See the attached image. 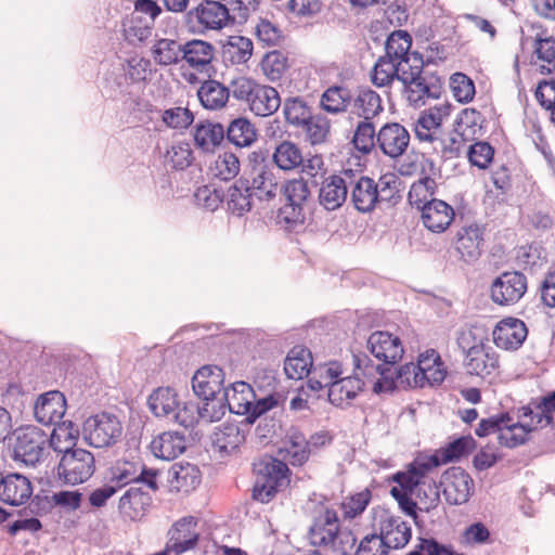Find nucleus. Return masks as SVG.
I'll list each match as a JSON object with an SVG mask.
<instances>
[{
	"label": "nucleus",
	"instance_id": "obj_1",
	"mask_svg": "<svg viewBox=\"0 0 555 555\" xmlns=\"http://www.w3.org/2000/svg\"><path fill=\"white\" fill-rule=\"evenodd\" d=\"M431 63H434L431 56L426 61L413 56L411 60L402 59V62H398L383 55L373 66L372 82L380 88L397 79L402 82L403 93L411 105H424L425 99H439L443 89L441 77L425 68Z\"/></svg>",
	"mask_w": 555,
	"mask_h": 555
},
{
	"label": "nucleus",
	"instance_id": "obj_2",
	"mask_svg": "<svg viewBox=\"0 0 555 555\" xmlns=\"http://www.w3.org/2000/svg\"><path fill=\"white\" fill-rule=\"evenodd\" d=\"M256 476L251 498L260 503L271 502L291 483V470L287 464L273 456H266L254 463Z\"/></svg>",
	"mask_w": 555,
	"mask_h": 555
},
{
	"label": "nucleus",
	"instance_id": "obj_3",
	"mask_svg": "<svg viewBox=\"0 0 555 555\" xmlns=\"http://www.w3.org/2000/svg\"><path fill=\"white\" fill-rule=\"evenodd\" d=\"M183 18L188 30L196 35H205L209 30H221L235 21L228 5L217 0H202L186 11Z\"/></svg>",
	"mask_w": 555,
	"mask_h": 555
},
{
	"label": "nucleus",
	"instance_id": "obj_4",
	"mask_svg": "<svg viewBox=\"0 0 555 555\" xmlns=\"http://www.w3.org/2000/svg\"><path fill=\"white\" fill-rule=\"evenodd\" d=\"M280 191L285 196L286 203L279 209V222L289 229L302 225L307 214L311 210L308 182L304 178L288 180Z\"/></svg>",
	"mask_w": 555,
	"mask_h": 555
},
{
	"label": "nucleus",
	"instance_id": "obj_5",
	"mask_svg": "<svg viewBox=\"0 0 555 555\" xmlns=\"http://www.w3.org/2000/svg\"><path fill=\"white\" fill-rule=\"evenodd\" d=\"M12 459L26 466H35L42 459L46 443L44 431L36 426H23L12 433Z\"/></svg>",
	"mask_w": 555,
	"mask_h": 555
},
{
	"label": "nucleus",
	"instance_id": "obj_6",
	"mask_svg": "<svg viewBox=\"0 0 555 555\" xmlns=\"http://www.w3.org/2000/svg\"><path fill=\"white\" fill-rule=\"evenodd\" d=\"M95 472L93 454L85 449H65L57 466V475L66 485L76 486L89 480Z\"/></svg>",
	"mask_w": 555,
	"mask_h": 555
},
{
	"label": "nucleus",
	"instance_id": "obj_7",
	"mask_svg": "<svg viewBox=\"0 0 555 555\" xmlns=\"http://www.w3.org/2000/svg\"><path fill=\"white\" fill-rule=\"evenodd\" d=\"M340 527L337 512L321 504L312 514L308 530L310 544L318 547L335 548L337 532Z\"/></svg>",
	"mask_w": 555,
	"mask_h": 555
},
{
	"label": "nucleus",
	"instance_id": "obj_8",
	"mask_svg": "<svg viewBox=\"0 0 555 555\" xmlns=\"http://www.w3.org/2000/svg\"><path fill=\"white\" fill-rule=\"evenodd\" d=\"M86 439L94 448H104L119 441L122 434V426L114 414L102 412L90 416L85 423Z\"/></svg>",
	"mask_w": 555,
	"mask_h": 555
},
{
	"label": "nucleus",
	"instance_id": "obj_9",
	"mask_svg": "<svg viewBox=\"0 0 555 555\" xmlns=\"http://www.w3.org/2000/svg\"><path fill=\"white\" fill-rule=\"evenodd\" d=\"M439 488L450 505H462L468 502L474 493V480L470 475L460 466H452L441 475Z\"/></svg>",
	"mask_w": 555,
	"mask_h": 555
},
{
	"label": "nucleus",
	"instance_id": "obj_10",
	"mask_svg": "<svg viewBox=\"0 0 555 555\" xmlns=\"http://www.w3.org/2000/svg\"><path fill=\"white\" fill-rule=\"evenodd\" d=\"M353 170L343 169L337 175H331L319 184V203L326 210L333 211L340 208L348 197L350 184H352Z\"/></svg>",
	"mask_w": 555,
	"mask_h": 555
},
{
	"label": "nucleus",
	"instance_id": "obj_11",
	"mask_svg": "<svg viewBox=\"0 0 555 555\" xmlns=\"http://www.w3.org/2000/svg\"><path fill=\"white\" fill-rule=\"evenodd\" d=\"M527 291V278L519 271H506L495 278L490 292L492 300L500 306L518 302Z\"/></svg>",
	"mask_w": 555,
	"mask_h": 555
},
{
	"label": "nucleus",
	"instance_id": "obj_12",
	"mask_svg": "<svg viewBox=\"0 0 555 555\" xmlns=\"http://www.w3.org/2000/svg\"><path fill=\"white\" fill-rule=\"evenodd\" d=\"M370 353L379 364L395 365L398 363L404 352L401 339L387 331L373 332L366 341Z\"/></svg>",
	"mask_w": 555,
	"mask_h": 555
},
{
	"label": "nucleus",
	"instance_id": "obj_13",
	"mask_svg": "<svg viewBox=\"0 0 555 555\" xmlns=\"http://www.w3.org/2000/svg\"><path fill=\"white\" fill-rule=\"evenodd\" d=\"M410 132L399 122H386L377 132V146L390 158L402 156L410 144Z\"/></svg>",
	"mask_w": 555,
	"mask_h": 555
},
{
	"label": "nucleus",
	"instance_id": "obj_14",
	"mask_svg": "<svg viewBox=\"0 0 555 555\" xmlns=\"http://www.w3.org/2000/svg\"><path fill=\"white\" fill-rule=\"evenodd\" d=\"M379 534L391 550L404 547L412 537L411 526L400 516H395L388 511H383L377 516Z\"/></svg>",
	"mask_w": 555,
	"mask_h": 555
},
{
	"label": "nucleus",
	"instance_id": "obj_15",
	"mask_svg": "<svg viewBox=\"0 0 555 555\" xmlns=\"http://www.w3.org/2000/svg\"><path fill=\"white\" fill-rule=\"evenodd\" d=\"M493 341L504 350L519 349L528 336L526 323L517 318L502 319L493 330Z\"/></svg>",
	"mask_w": 555,
	"mask_h": 555
},
{
	"label": "nucleus",
	"instance_id": "obj_16",
	"mask_svg": "<svg viewBox=\"0 0 555 555\" xmlns=\"http://www.w3.org/2000/svg\"><path fill=\"white\" fill-rule=\"evenodd\" d=\"M192 388L199 399H211L225 388L224 372L218 365L207 364L199 367L192 377Z\"/></svg>",
	"mask_w": 555,
	"mask_h": 555
},
{
	"label": "nucleus",
	"instance_id": "obj_17",
	"mask_svg": "<svg viewBox=\"0 0 555 555\" xmlns=\"http://www.w3.org/2000/svg\"><path fill=\"white\" fill-rule=\"evenodd\" d=\"M65 412L66 399L59 390H51L40 395L34 406L35 417L42 425L60 423Z\"/></svg>",
	"mask_w": 555,
	"mask_h": 555
},
{
	"label": "nucleus",
	"instance_id": "obj_18",
	"mask_svg": "<svg viewBox=\"0 0 555 555\" xmlns=\"http://www.w3.org/2000/svg\"><path fill=\"white\" fill-rule=\"evenodd\" d=\"M485 229L477 223L462 227L456 233L455 249L467 263L475 262L482 253Z\"/></svg>",
	"mask_w": 555,
	"mask_h": 555
},
{
	"label": "nucleus",
	"instance_id": "obj_19",
	"mask_svg": "<svg viewBox=\"0 0 555 555\" xmlns=\"http://www.w3.org/2000/svg\"><path fill=\"white\" fill-rule=\"evenodd\" d=\"M350 202L361 214L372 212L377 205L376 182L361 172L353 170L350 184Z\"/></svg>",
	"mask_w": 555,
	"mask_h": 555
},
{
	"label": "nucleus",
	"instance_id": "obj_20",
	"mask_svg": "<svg viewBox=\"0 0 555 555\" xmlns=\"http://www.w3.org/2000/svg\"><path fill=\"white\" fill-rule=\"evenodd\" d=\"M353 365L364 376L380 375V379L376 380L373 386L375 393L392 392L398 388L395 377L389 376L392 365L374 364L372 359L364 352L352 353Z\"/></svg>",
	"mask_w": 555,
	"mask_h": 555
},
{
	"label": "nucleus",
	"instance_id": "obj_21",
	"mask_svg": "<svg viewBox=\"0 0 555 555\" xmlns=\"http://www.w3.org/2000/svg\"><path fill=\"white\" fill-rule=\"evenodd\" d=\"M436 467H438V462L435 457L417 456L406 466L405 470L395 473L391 476V481L413 494L426 474Z\"/></svg>",
	"mask_w": 555,
	"mask_h": 555
},
{
	"label": "nucleus",
	"instance_id": "obj_22",
	"mask_svg": "<svg viewBox=\"0 0 555 555\" xmlns=\"http://www.w3.org/2000/svg\"><path fill=\"white\" fill-rule=\"evenodd\" d=\"M242 426L227 422L217 427L210 437L214 451L221 457L237 451L246 440V433Z\"/></svg>",
	"mask_w": 555,
	"mask_h": 555
},
{
	"label": "nucleus",
	"instance_id": "obj_23",
	"mask_svg": "<svg viewBox=\"0 0 555 555\" xmlns=\"http://www.w3.org/2000/svg\"><path fill=\"white\" fill-rule=\"evenodd\" d=\"M196 526V518L188 516L176 521L169 529L168 542L170 547L173 548V553L176 555H181L196 546L199 539Z\"/></svg>",
	"mask_w": 555,
	"mask_h": 555
},
{
	"label": "nucleus",
	"instance_id": "obj_24",
	"mask_svg": "<svg viewBox=\"0 0 555 555\" xmlns=\"http://www.w3.org/2000/svg\"><path fill=\"white\" fill-rule=\"evenodd\" d=\"M454 216L453 207L437 198L423 204L421 210L424 227L434 233L444 232L450 227Z\"/></svg>",
	"mask_w": 555,
	"mask_h": 555
},
{
	"label": "nucleus",
	"instance_id": "obj_25",
	"mask_svg": "<svg viewBox=\"0 0 555 555\" xmlns=\"http://www.w3.org/2000/svg\"><path fill=\"white\" fill-rule=\"evenodd\" d=\"M30 480L22 474H9L0 480V500L12 506H20L30 499Z\"/></svg>",
	"mask_w": 555,
	"mask_h": 555
},
{
	"label": "nucleus",
	"instance_id": "obj_26",
	"mask_svg": "<svg viewBox=\"0 0 555 555\" xmlns=\"http://www.w3.org/2000/svg\"><path fill=\"white\" fill-rule=\"evenodd\" d=\"M356 372H358L354 369ZM330 385L327 390L328 401L338 408L349 405V401L353 400L364 388V382L358 373L353 376L339 378L336 382H326Z\"/></svg>",
	"mask_w": 555,
	"mask_h": 555
},
{
	"label": "nucleus",
	"instance_id": "obj_27",
	"mask_svg": "<svg viewBox=\"0 0 555 555\" xmlns=\"http://www.w3.org/2000/svg\"><path fill=\"white\" fill-rule=\"evenodd\" d=\"M153 504L151 494L141 487H130L119 499V513L130 520L141 519Z\"/></svg>",
	"mask_w": 555,
	"mask_h": 555
},
{
	"label": "nucleus",
	"instance_id": "obj_28",
	"mask_svg": "<svg viewBox=\"0 0 555 555\" xmlns=\"http://www.w3.org/2000/svg\"><path fill=\"white\" fill-rule=\"evenodd\" d=\"M254 198L249 189L247 175H242L236 179L228 188L227 193H224L228 210L238 217L251 210Z\"/></svg>",
	"mask_w": 555,
	"mask_h": 555
},
{
	"label": "nucleus",
	"instance_id": "obj_29",
	"mask_svg": "<svg viewBox=\"0 0 555 555\" xmlns=\"http://www.w3.org/2000/svg\"><path fill=\"white\" fill-rule=\"evenodd\" d=\"M168 481L171 490L189 493L201 483V472L194 464L178 462L169 468Z\"/></svg>",
	"mask_w": 555,
	"mask_h": 555
},
{
	"label": "nucleus",
	"instance_id": "obj_30",
	"mask_svg": "<svg viewBox=\"0 0 555 555\" xmlns=\"http://www.w3.org/2000/svg\"><path fill=\"white\" fill-rule=\"evenodd\" d=\"M222 395L228 411L247 417L250 402L255 399L254 389L248 383L243 380L235 382L224 388Z\"/></svg>",
	"mask_w": 555,
	"mask_h": 555
},
{
	"label": "nucleus",
	"instance_id": "obj_31",
	"mask_svg": "<svg viewBox=\"0 0 555 555\" xmlns=\"http://www.w3.org/2000/svg\"><path fill=\"white\" fill-rule=\"evenodd\" d=\"M464 366L470 375L487 376L499 367V357L489 345L465 354Z\"/></svg>",
	"mask_w": 555,
	"mask_h": 555
},
{
	"label": "nucleus",
	"instance_id": "obj_32",
	"mask_svg": "<svg viewBox=\"0 0 555 555\" xmlns=\"http://www.w3.org/2000/svg\"><path fill=\"white\" fill-rule=\"evenodd\" d=\"M313 359L311 351L305 346H294L284 361V372L289 379L299 380L309 376Z\"/></svg>",
	"mask_w": 555,
	"mask_h": 555
},
{
	"label": "nucleus",
	"instance_id": "obj_33",
	"mask_svg": "<svg viewBox=\"0 0 555 555\" xmlns=\"http://www.w3.org/2000/svg\"><path fill=\"white\" fill-rule=\"evenodd\" d=\"M225 138V129L219 122L199 121L194 129V143L204 153H214Z\"/></svg>",
	"mask_w": 555,
	"mask_h": 555
},
{
	"label": "nucleus",
	"instance_id": "obj_34",
	"mask_svg": "<svg viewBox=\"0 0 555 555\" xmlns=\"http://www.w3.org/2000/svg\"><path fill=\"white\" fill-rule=\"evenodd\" d=\"M215 57V47L202 39H192L183 44L182 59L191 68L202 72Z\"/></svg>",
	"mask_w": 555,
	"mask_h": 555
},
{
	"label": "nucleus",
	"instance_id": "obj_35",
	"mask_svg": "<svg viewBox=\"0 0 555 555\" xmlns=\"http://www.w3.org/2000/svg\"><path fill=\"white\" fill-rule=\"evenodd\" d=\"M153 454L162 460H173L185 450V437L179 431H165L151 442Z\"/></svg>",
	"mask_w": 555,
	"mask_h": 555
},
{
	"label": "nucleus",
	"instance_id": "obj_36",
	"mask_svg": "<svg viewBox=\"0 0 555 555\" xmlns=\"http://www.w3.org/2000/svg\"><path fill=\"white\" fill-rule=\"evenodd\" d=\"M351 103L352 112L365 120H372L384 112L379 94L369 87H359Z\"/></svg>",
	"mask_w": 555,
	"mask_h": 555
},
{
	"label": "nucleus",
	"instance_id": "obj_37",
	"mask_svg": "<svg viewBox=\"0 0 555 555\" xmlns=\"http://www.w3.org/2000/svg\"><path fill=\"white\" fill-rule=\"evenodd\" d=\"M251 194L259 202H271L280 192L278 178L272 170L261 169L259 173L247 175Z\"/></svg>",
	"mask_w": 555,
	"mask_h": 555
},
{
	"label": "nucleus",
	"instance_id": "obj_38",
	"mask_svg": "<svg viewBox=\"0 0 555 555\" xmlns=\"http://www.w3.org/2000/svg\"><path fill=\"white\" fill-rule=\"evenodd\" d=\"M248 105L257 116L266 117L279 109L281 98L275 88L258 83Z\"/></svg>",
	"mask_w": 555,
	"mask_h": 555
},
{
	"label": "nucleus",
	"instance_id": "obj_39",
	"mask_svg": "<svg viewBox=\"0 0 555 555\" xmlns=\"http://www.w3.org/2000/svg\"><path fill=\"white\" fill-rule=\"evenodd\" d=\"M222 61L224 64H245L253 55V41L243 36H230L222 44Z\"/></svg>",
	"mask_w": 555,
	"mask_h": 555
},
{
	"label": "nucleus",
	"instance_id": "obj_40",
	"mask_svg": "<svg viewBox=\"0 0 555 555\" xmlns=\"http://www.w3.org/2000/svg\"><path fill=\"white\" fill-rule=\"evenodd\" d=\"M476 440L470 436H462L449 442L446 447L440 448L436 453L426 457H435L438 466L452 463L468 455L476 449Z\"/></svg>",
	"mask_w": 555,
	"mask_h": 555
},
{
	"label": "nucleus",
	"instance_id": "obj_41",
	"mask_svg": "<svg viewBox=\"0 0 555 555\" xmlns=\"http://www.w3.org/2000/svg\"><path fill=\"white\" fill-rule=\"evenodd\" d=\"M411 46L412 37L406 30H395L387 37L385 55L398 62H402V59L411 60L413 56H418L421 61H425L423 54L420 52H410Z\"/></svg>",
	"mask_w": 555,
	"mask_h": 555
},
{
	"label": "nucleus",
	"instance_id": "obj_42",
	"mask_svg": "<svg viewBox=\"0 0 555 555\" xmlns=\"http://www.w3.org/2000/svg\"><path fill=\"white\" fill-rule=\"evenodd\" d=\"M197 96L205 108L219 109L225 105L230 89L217 80H206L197 91Z\"/></svg>",
	"mask_w": 555,
	"mask_h": 555
},
{
	"label": "nucleus",
	"instance_id": "obj_43",
	"mask_svg": "<svg viewBox=\"0 0 555 555\" xmlns=\"http://www.w3.org/2000/svg\"><path fill=\"white\" fill-rule=\"evenodd\" d=\"M227 140L238 149L251 145L257 139L255 126L245 117L231 120L225 130Z\"/></svg>",
	"mask_w": 555,
	"mask_h": 555
},
{
	"label": "nucleus",
	"instance_id": "obj_44",
	"mask_svg": "<svg viewBox=\"0 0 555 555\" xmlns=\"http://www.w3.org/2000/svg\"><path fill=\"white\" fill-rule=\"evenodd\" d=\"M301 149L294 142L284 140L280 142L272 154V160L278 168L289 171L302 164Z\"/></svg>",
	"mask_w": 555,
	"mask_h": 555
},
{
	"label": "nucleus",
	"instance_id": "obj_45",
	"mask_svg": "<svg viewBox=\"0 0 555 555\" xmlns=\"http://www.w3.org/2000/svg\"><path fill=\"white\" fill-rule=\"evenodd\" d=\"M79 435V430L73 422L61 421L54 424V428L50 436L49 442L51 448L57 453H65V449H76V441Z\"/></svg>",
	"mask_w": 555,
	"mask_h": 555
},
{
	"label": "nucleus",
	"instance_id": "obj_46",
	"mask_svg": "<svg viewBox=\"0 0 555 555\" xmlns=\"http://www.w3.org/2000/svg\"><path fill=\"white\" fill-rule=\"evenodd\" d=\"M178 395L171 387H159L149 396L150 410L156 416H169L179 408Z\"/></svg>",
	"mask_w": 555,
	"mask_h": 555
},
{
	"label": "nucleus",
	"instance_id": "obj_47",
	"mask_svg": "<svg viewBox=\"0 0 555 555\" xmlns=\"http://www.w3.org/2000/svg\"><path fill=\"white\" fill-rule=\"evenodd\" d=\"M283 114L286 122L298 130L313 116L311 106L301 96L287 98L283 104Z\"/></svg>",
	"mask_w": 555,
	"mask_h": 555
},
{
	"label": "nucleus",
	"instance_id": "obj_48",
	"mask_svg": "<svg viewBox=\"0 0 555 555\" xmlns=\"http://www.w3.org/2000/svg\"><path fill=\"white\" fill-rule=\"evenodd\" d=\"M210 171L214 178L220 181L234 180L241 171L240 156L230 151L220 153L210 166Z\"/></svg>",
	"mask_w": 555,
	"mask_h": 555
},
{
	"label": "nucleus",
	"instance_id": "obj_49",
	"mask_svg": "<svg viewBox=\"0 0 555 555\" xmlns=\"http://www.w3.org/2000/svg\"><path fill=\"white\" fill-rule=\"evenodd\" d=\"M182 53L183 44L168 38L157 40L152 48L155 62L163 66L178 64L183 61Z\"/></svg>",
	"mask_w": 555,
	"mask_h": 555
},
{
	"label": "nucleus",
	"instance_id": "obj_50",
	"mask_svg": "<svg viewBox=\"0 0 555 555\" xmlns=\"http://www.w3.org/2000/svg\"><path fill=\"white\" fill-rule=\"evenodd\" d=\"M353 99L352 92L344 86H332L327 88L321 98V105L328 113L345 112Z\"/></svg>",
	"mask_w": 555,
	"mask_h": 555
},
{
	"label": "nucleus",
	"instance_id": "obj_51",
	"mask_svg": "<svg viewBox=\"0 0 555 555\" xmlns=\"http://www.w3.org/2000/svg\"><path fill=\"white\" fill-rule=\"evenodd\" d=\"M286 401V397L281 392H272L268 396L259 399H253L250 402V409L247 417L244 418L242 425L248 426L254 424L259 417L266 414L268 411L283 405Z\"/></svg>",
	"mask_w": 555,
	"mask_h": 555
},
{
	"label": "nucleus",
	"instance_id": "obj_52",
	"mask_svg": "<svg viewBox=\"0 0 555 555\" xmlns=\"http://www.w3.org/2000/svg\"><path fill=\"white\" fill-rule=\"evenodd\" d=\"M299 130L305 134L307 142L311 145H318L326 141L330 134L331 124L325 116L318 114L313 115L307 121V125H304Z\"/></svg>",
	"mask_w": 555,
	"mask_h": 555
},
{
	"label": "nucleus",
	"instance_id": "obj_53",
	"mask_svg": "<svg viewBox=\"0 0 555 555\" xmlns=\"http://www.w3.org/2000/svg\"><path fill=\"white\" fill-rule=\"evenodd\" d=\"M377 132L372 120H361L358 122L352 144L356 150L363 154H369L375 146H377Z\"/></svg>",
	"mask_w": 555,
	"mask_h": 555
},
{
	"label": "nucleus",
	"instance_id": "obj_54",
	"mask_svg": "<svg viewBox=\"0 0 555 555\" xmlns=\"http://www.w3.org/2000/svg\"><path fill=\"white\" fill-rule=\"evenodd\" d=\"M261 68L267 78L276 81L282 78L288 68V57L279 50L264 54L261 61Z\"/></svg>",
	"mask_w": 555,
	"mask_h": 555
},
{
	"label": "nucleus",
	"instance_id": "obj_55",
	"mask_svg": "<svg viewBox=\"0 0 555 555\" xmlns=\"http://www.w3.org/2000/svg\"><path fill=\"white\" fill-rule=\"evenodd\" d=\"M413 131L420 142L433 144L440 141V127L435 121V117L426 115L425 112H422L414 122Z\"/></svg>",
	"mask_w": 555,
	"mask_h": 555
},
{
	"label": "nucleus",
	"instance_id": "obj_56",
	"mask_svg": "<svg viewBox=\"0 0 555 555\" xmlns=\"http://www.w3.org/2000/svg\"><path fill=\"white\" fill-rule=\"evenodd\" d=\"M285 459L293 466H302L310 456L309 442L300 433L294 434L289 437V446L285 449Z\"/></svg>",
	"mask_w": 555,
	"mask_h": 555
},
{
	"label": "nucleus",
	"instance_id": "obj_57",
	"mask_svg": "<svg viewBox=\"0 0 555 555\" xmlns=\"http://www.w3.org/2000/svg\"><path fill=\"white\" fill-rule=\"evenodd\" d=\"M450 88L455 100L463 104L472 102L476 93L473 79L460 72L450 77Z\"/></svg>",
	"mask_w": 555,
	"mask_h": 555
},
{
	"label": "nucleus",
	"instance_id": "obj_58",
	"mask_svg": "<svg viewBox=\"0 0 555 555\" xmlns=\"http://www.w3.org/2000/svg\"><path fill=\"white\" fill-rule=\"evenodd\" d=\"M513 421L508 412H501L487 418H481L475 434L479 438L487 437L491 434L504 433V429L508 430L511 422Z\"/></svg>",
	"mask_w": 555,
	"mask_h": 555
},
{
	"label": "nucleus",
	"instance_id": "obj_59",
	"mask_svg": "<svg viewBox=\"0 0 555 555\" xmlns=\"http://www.w3.org/2000/svg\"><path fill=\"white\" fill-rule=\"evenodd\" d=\"M139 466L129 461H118L111 468L109 482L114 486H118V490L122 489L127 485L135 483L138 479Z\"/></svg>",
	"mask_w": 555,
	"mask_h": 555
},
{
	"label": "nucleus",
	"instance_id": "obj_60",
	"mask_svg": "<svg viewBox=\"0 0 555 555\" xmlns=\"http://www.w3.org/2000/svg\"><path fill=\"white\" fill-rule=\"evenodd\" d=\"M166 159L175 170H184L190 167L194 160L190 143L179 142L172 145L171 149L167 151Z\"/></svg>",
	"mask_w": 555,
	"mask_h": 555
},
{
	"label": "nucleus",
	"instance_id": "obj_61",
	"mask_svg": "<svg viewBox=\"0 0 555 555\" xmlns=\"http://www.w3.org/2000/svg\"><path fill=\"white\" fill-rule=\"evenodd\" d=\"M162 120L168 128L183 130L192 125L194 115L188 107L177 106L165 109Z\"/></svg>",
	"mask_w": 555,
	"mask_h": 555
},
{
	"label": "nucleus",
	"instance_id": "obj_62",
	"mask_svg": "<svg viewBox=\"0 0 555 555\" xmlns=\"http://www.w3.org/2000/svg\"><path fill=\"white\" fill-rule=\"evenodd\" d=\"M406 555H456V552L452 545L442 544L435 538L420 537L414 548Z\"/></svg>",
	"mask_w": 555,
	"mask_h": 555
},
{
	"label": "nucleus",
	"instance_id": "obj_63",
	"mask_svg": "<svg viewBox=\"0 0 555 555\" xmlns=\"http://www.w3.org/2000/svg\"><path fill=\"white\" fill-rule=\"evenodd\" d=\"M399 184L400 181L393 173L382 176L376 182L377 204L382 202L396 204L400 198Z\"/></svg>",
	"mask_w": 555,
	"mask_h": 555
},
{
	"label": "nucleus",
	"instance_id": "obj_64",
	"mask_svg": "<svg viewBox=\"0 0 555 555\" xmlns=\"http://www.w3.org/2000/svg\"><path fill=\"white\" fill-rule=\"evenodd\" d=\"M390 550L379 533H372L360 541L356 555H388Z\"/></svg>",
	"mask_w": 555,
	"mask_h": 555
}]
</instances>
